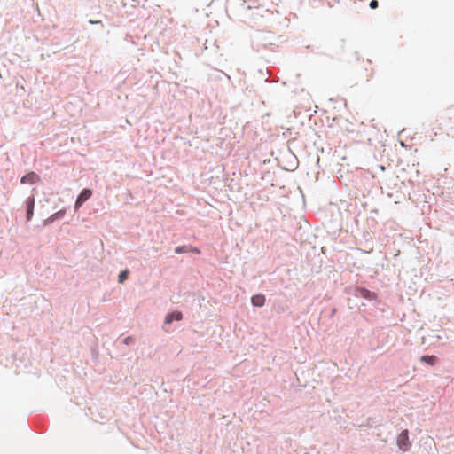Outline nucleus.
I'll use <instances>...</instances> for the list:
<instances>
[{"label": "nucleus", "mask_w": 454, "mask_h": 454, "mask_svg": "<svg viewBox=\"0 0 454 454\" xmlns=\"http://www.w3.org/2000/svg\"><path fill=\"white\" fill-rule=\"evenodd\" d=\"M420 361L422 363L434 366L437 363L438 357L434 355H424L420 357Z\"/></svg>", "instance_id": "1a4fd4ad"}, {"label": "nucleus", "mask_w": 454, "mask_h": 454, "mask_svg": "<svg viewBox=\"0 0 454 454\" xmlns=\"http://www.w3.org/2000/svg\"><path fill=\"white\" fill-rule=\"evenodd\" d=\"M270 33L257 32L254 34L253 37V43H256L257 47H264L268 48L269 45H271V43L267 42V36H270Z\"/></svg>", "instance_id": "f03ea898"}, {"label": "nucleus", "mask_w": 454, "mask_h": 454, "mask_svg": "<svg viewBox=\"0 0 454 454\" xmlns=\"http://www.w3.org/2000/svg\"><path fill=\"white\" fill-rule=\"evenodd\" d=\"M266 301V297L264 294H254L251 297V303L254 307H262L264 306Z\"/></svg>", "instance_id": "6e6552de"}, {"label": "nucleus", "mask_w": 454, "mask_h": 454, "mask_svg": "<svg viewBox=\"0 0 454 454\" xmlns=\"http://www.w3.org/2000/svg\"><path fill=\"white\" fill-rule=\"evenodd\" d=\"M183 319V313L179 310H175L168 313L165 316L164 325H170L174 321H181Z\"/></svg>", "instance_id": "423d86ee"}, {"label": "nucleus", "mask_w": 454, "mask_h": 454, "mask_svg": "<svg viewBox=\"0 0 454 454\" xmlns=\"http://www.w3.org/2000/svg\"><path fill=\"white\" fill-rule=\"evenodd\" d=\"M40 181V176L35 172L31 171L20 178V184H34Z\"/></svg>", "instance_id": "39448f33"}, {"label": "nucleus", "mask_w": 454, "mask_h": 454, "mask_svg": "<svg viewBox=\"0 0 454 454\" xmlns=\"http://www.w3.org/2000/svg\"><path fill=\"white\" fill-rule=\"evenodd\" d=\"M253 9V6L248 4L247 2H244L242 4H241V11L242 12H247V11H250Z\"/></svg>", "instance_id": "2eb2a0df"}, {"label": "nucleus", "mask_w": 454, "mask_h": 454, "mask_svg": "<svg viewBox=\"0 0 454 454\" xmlns=\"http://www.w3.org/2000/svg\"><path fill=\"white\" fill-rule=\"evenodd\" d=\"M92 196V190L89 188L82 189L80 193L78 194V197L81 200H83L86 202L90 197Z\"/></svg>", "instance_id": "9d476101"}, {"label": "nucleus", "mask_w": 454, "mask_h": 454, "mask_svg": "<svg viewBox=\"0 0 454 454\" xmlns=\"http://www.w3.org/2000/svg\"><path fill=\"white\" fill-rule=\"evenodd\" d=\"M189 252V246H178L175 248V253L177 254H184Z\"/></svg>", "instance_id": "f8f14e48"}, {"label": "nucleus", "mask_w": 454, "mask_h": 454, "mask_svg": "<svg viewBox=\"0 0 454 454\" xmlns=\"http://www.w3.org/2000/svg\"><path fill=\"white\" fill-rule=\"evenodd\" d=\"M355 294H356V296L364 298L370 301H375L378 298V295L376 293L372 292L365 287H356Z\"/></svg>", "instance_id": "20e7f679"}, {"label": "nucleus", "mask_w": 454, "mask_h": 454, "mask_svg": "<svg viewBox=\"0 0 454 454\" xmlns=\"http://www.w3.org/2000/svg\"><path fill=\"white\" fill-rule=\"evenodd\" d=\"M84 201L81 200L80 198L77 196L75 203H74V212H77L80 207L83 205Z\"/></svg>", "instance_id": "ddd939ff"}, {"label": "nucleus", "mask_w": 454, "mask_h": 454, "mask_svg": "<svg viewBox=\"0 0 454 454\" xmlns=\"http://www.w3.org/2000/svg\"><path fill=\"white\" fill-rule=\"evenodd\" d=\"M122 342L125 345H131L135 342V339L132 336H128L123 339Z\"/></svg>", "instance_id": "4468645a"}, {"label": "nucleus", "mask_w": 454, "mask_h": 454, "mask_svg": "<svg viewBox=\"0 0 454 454\" xmlns=\"http://www.w3.org/2000/svg\"><path fill=\"white\" fill-rule=\"evenodd\" d=\"M66 215V208H63L54 214H52L51 216H49L47 219L43 221V226H48L51 223H53L55 221L62 219Z\"/></svg>", "instance_id": "0eeeda50"}, {"label": "nucleus", "mask_w": 454, "mask_h": 454, "mask_svg": "<svg viewBox=\"0 0 454 454\" xmlns=\"http://www.w3.org/2000/svg\"><path fill=\"white\" fill-rule=\"evenodd\" d=\"M398 448L403 451H408L411 447V442L409 438V431L407 429L403 430L396 439Z\"/></svg>", "instance_id": "f257e3e1"}, {"label": "nucleus", "mask_w": 454, "mask_h": 454, "mask_svg": "<svg viewBox=\"0 0 454 454\" xmlns=\"http://www.w3.org/2000/svg\"><path fill=\"white\" fill-rule=\"evenodd\" d=\"M379 4L377 0H372L369 4V6L371 9H376L378 7Z\"/></svg>", "instance_id": "f3484780"}, {"label": "nucleus", "mask_w": 454, "mask_h": 454, "mask_svg": "<svg viewBox=\"0 0 454 454\" xmlns=\"http://www.w3.org/2000/svg\"><path fill=\"white\" fill-rule=\"evenodd\" d=\"M189 252L198 254H200V250L198 247L192 246H189Z\"/></svg>", "instance_id": "dca6fc26"}, {"label": "nucleus", "mask_w": 454, "mask_h": 454, "mask_svg": "<svg viewBox=\"0 0 454 454\" xmlns=\"http://www.w3.org/2000/svg\"><path fill=\"white\" fill-rule=\"evenodd\" d=\"M129 276V270L128 269L121 270L118 275V281L119 283L122 284L124 283Z\"/></svg>", "instance_id": "9b49d317"}, {"label": "nucleus", "mask_w": 454, "mask_h": 454, "mask_svg": "<svg viewBox=\"0 0 454 454\" xmlns=\"http://www.w3.org/2000/svg\"><path fill=\"white\" fill-rule=\"evenodd\" d=\"M35 199L34 195H30L25 200L26 220L30 222L34 216Z\"/></svg>", "instance_id": "7ed1b4c3"}, {"label": "nucleus", "mask_w": 454, "mask_h": 454, "mask_svg": "<svg viewBox=\"0 0 454 454\" xmlns=\"http://www.w3.org/2000/svg\"><path fill=\"white\" fill-rule=\"evenodd\" d=\"M89 23H90V24H98V23H101V21H100V20H89Z\"/></svg>", "instance_id": "a211bd4d"}]
</instances>
